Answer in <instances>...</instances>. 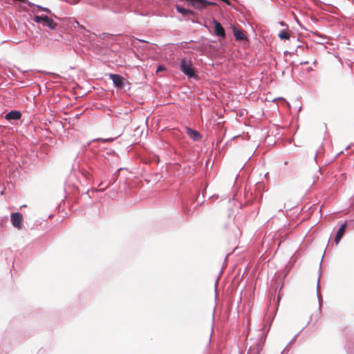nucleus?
I'll use <instances>...</instances> for the list:
<instances>
[{
  "mask_svg": "<svg viewBox=\"0 0 354 354\" xmlns=\"http://www.w3.org/2000/svg\"><path fill=\"white\" fill-rule=\"evenodd\" d=\"M180 69L182 72L189 77H196L194 70L190 60L183 59L180 62Z\"/></svg>",
  "mask_w": 354,
  "mask_h": 354,
  "instance_id": "obj_1",
  "label": "nucleus"
},
{
  "mask_svg": "<svg viewBox=\"0 0 354 354\" xmlns=\"http://www.w3.org/2000/svg\"><path fill=\"white\" fill-rule=\"evenodd\" d=\"M23 216L21 213L15 212L11 215V222L12 225L18 230L22 228Z\"/></svg>",
  "mask_w": 354,
  "mask_h": 354,
  "instance_id": "obj_2",
  "label": "nucleus"
},
{
  "mask_svg": "<svg viewBox=\"0 0 354 354\" xmlns=\"http://www.w3.org/2000/svg\"><path fill=\"white\" fill-rule=\"evenodd\" d=\"M266 335L265 334H262L260 338L257 340V344L253 347H250V350H253L255 351L256 354H259V352L262 350L263 346L264 345L266 341Z\"/></svg>",
  "mask_w": 354,
  "mask_h": 354,
  "instance_id": "obj_3",
  "label": "nucleus"
},
{
  "mask_svg": "<svg viewBox=\"0 0 354 354\" xmlns=\"http://www.w3.org/2000/svg\"><path fill=\"white\" fill-rule=\"evenodd\" d=\"M109 77L116 87L118 88H123L124 79L122 76L116 74H110Z\"/></svg>",
  "mask_w": 354,
  "mask_h": 354,
  "instance_id": "obj_4",
  "label": "nucleus"
},
{
  "mask_svg": "<svg viewBox=\"0 0 354 354\" xmlns=\"http://www.w3.org/2000/svg\"><path fill=\"white\" fill-rule=\"evenodd\" d=\"M213 23L214 24V33L216 35L225 38V32L221 24L216 20L214 19Z\"/></svg>",
  "mask_w": 354,
  "mask_h": 354,
  "instance_id": "obj_5",
  "label": "nucleus"
},
{
  "mask_svg": "<svg viewBox=\"0 0 354 354\" xmlns=\"http://www.w3.org/2000/svg\"><path fill=\"white\" fill-rule=\"evenodd\" d=\"M21 117V113L20 111H11L8 113H7L5 116V118L7 120H19Z\"/></svg>",
  "mask_w": 354,
  "mask_h": 354,
  "instance_id": "obj_6",
  "label": "nucleus"
},
{
  "mask_svg": "<svg viewBox=\"0 0 354 354\" xmlns=\"http://www.w3.org/2000/svg\"><path fill=\"white\" fill-rule=\"evenodd\" d=\"M42 22H44V25L50 28L51 30L55 29L57 26V24L46 15L44 16V21Z\"/></svg>",
  "mask_w": 354,
  "mask_h": 354,
  "instance_id": "obj_7",
  "label": "nucleus"
},
{
  "mask_svg": "<svg viewBox=\"0 0 354 354\" xmlns=\"http://www.w3.org/2000/svg\"><path fill=\"white\" fill-rule=\"evenodd\" d=\"M186 132L187 135L194 141H197L201 138L200 133L196 130L187 127Z\"/></svg>",
  "mask_w": 354,
  "mask_h": 354,
  "instance_id": "obj_8",
  "label": "nucleus"
},
{
  "mask_svg": "<svg viewBox=\"0 0 354 354\" xmlns=\"http://www.w3.org/2000/svg\"><path fill=\"white\" fill-rule=\"evenodd\" d=\"M321 317V309L320 308L315 309V310L311 314L310 317V322L313 324H316Z\"/></svg>",
  "mask_w": 354,
  "mask_h": 354,
  "instance_id": "obj_9",
  "label": "nucleus"
},
{
  "mask_svg": "<svg viewBox=\"0 0 354 354\" xmlns=\"http://www.w3.org/2000/svg\"><path fill=\"white\" fill-rule=\"evenodd\" d=\"M346 228V223H344L343 225H342L340 228L338 230L337 235L335 239V241L337 244L339 242L342 237L343 236V235L345 232Z\"/></svg>",
  "mask_w": 354,
  "mask_h": 354,
  "instance_id": "obj_10",
  "label": "nucleus"
},
{
  "mask_svg": "<svg viewBox=\"0 0 354 354\" xmlns=\"http://www.w3.org/2000/svg\"><path fill=\"white\" fill-rule=\"evenodd\" d=\"M176 10L178 12L181 13L183 16L189 17L190 15L194 16L195 12L191 10H188L184 8H182L179 6H176Z\"/></svg>",
  "mask_w": 354,
  "mask_h": 354,
  "instance_id": "obj_11",
  "label": "nucleus"
},
{
  "mask_svg": "<svg viewBox=\"0 0 354 354\" xmlns=\"http://www.w3.org/2000/svg\"><path fill=\"white\" fill-rule=\"evenodd\" d=\"M233 32H234V35L236 40L241 41V40H244L245 39V36L242 30L234 27Z\"/></svg>",
  "mask_w": 354,
  "mask_h": 354,
  "instance_id": "obj_12",
  "label": "nucleus"
},
{
  "mask_svg": "<svg viewBox=\"0 0 354 354\" xmlns=\"http://www.w3.org/2000/svg\"><path fill=\"white\" fill-rule=\"evenodd\" d=\"M278 36L282 40H288L290 38V32L283 30L279 33Z\"/></svg>",
  "mask_w": 354,
  "mask_h": 354,
  "instance_id": "obj_13",
  "label": "nucleus"
},
{
  "mask_svg": "<svg viewBox=\"0 0 354 354\" xmlns=\"http://www.w3.org/2000/svg\"><path fill=\"white\" fill-rule=\"evenodd\" d=\"M36 23H41L44 21V16L35 15L33 19Z\"/></svg>",
  "mask_w": 354,
  "mask_h": 354,
  "instance_id": "obj_14",
  "label": "nucleus"
},
{
  "mask_svg": "<svg viewBox=\"0 0 354 354\" xmlns=\"http://www.w3.org/2000/svg\"><path fill=\"white\" fill-rule=\"evenodd\" d=\"M97 140L102 141V142H112L113 140V138H98Z\"/></svg>",
  "mask_w": 354,
  "mask_h": 354,
  "instance_id": "obj_15",
  "label": "nucleus"
},
{
  "mask_svg": "<svg viewBox=\"0 0 354 354\" xmlns=\"http://www.w3.org/2000/svg\"><path fill=\"white\" fill-rule=\"evenodd\" d=\"M165 71V68L163 66H159L156 69V73Z\"/></svg>",
  "mask_w": 354,
  "mask_h": 354,
  "instance_id": "obj_16",
  "label": "nucleus"
},
{
  "mask_svg": "<svg viewBox=\"0 0 354 354\" xmlns=\"http://www.w3.org/2000/svg\"><path fill=\"white\" fill-rule=\"evenodd\" d=\"M37 8H39L40 10L44 11V12H50V10L48 8H43V7H41L40 6H37Z\"/></svg>",
  "mask_w": 354,
  "mask_h": 354,
  "instance_id": "obj_17",
  "label": "nucleus"
},
{
  "mask_svg": "<svg viewBox=\"0 0 354 354\" xmlns=\"http://www.w3.org/2000/svg\"><path fill=\"white\" fill-rule=\"evenodd\" d=\"M111 185V183L110 182V183H109L105 186V187H103V188L100 189V190L104 191V189H106L107 187H109Z\"/></svg>",
  "mask_w": 354,
  "mask_h": 354,
  "instance_id": "obj_18",
  "label": "nucleus"
},
{
  "mask_svg": "<svg viewBox=\"0 0 354 354\" xmlns=\"http://www.w3.org/2000/svg\"><path fill=\"white\" fill-rule=\"evenodd\" d=\"M28 5L30 6H35L33 3H30V2H27Z\"/></svg>",
  "mask_w": 354,
  "mask_h": 354,
  "instance_id": "obj_19",
  "label": "nucleus"
},
{
  "mask_svg": "<svg viewBox=\"0 0 354 354\" xmlns=\"http://www.w3.org/2000/svg\"><path fill=\"white\" fill-rule=\"evenodd\" d=\"M103 183H100L99 186H102Z\"/></svg>",
  "mask_w": 354,
  "mask_h": 354,
  "instance_id": "obj_20",
  "label": "nucleus"
}]
</instances>
